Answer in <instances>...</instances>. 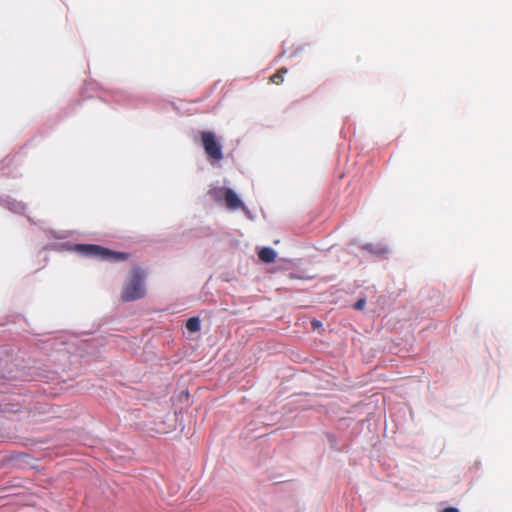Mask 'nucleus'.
Here are the masks:
<instances>
[{"label": "nucleus", "instance_id": "nucleus-6", "mask_svg": "<svg viewBox=\"0 0 512 512\" xmlns=\"http://www.w3.org/2000/svg\"><path fill=\"white\" fill-rule=\"evenodd\" d=\"M228 188L226 187H216L209 191V195L215 200L220 201L225 198L226 196V190Z\"/></svg>", "mask_w": 512, "mask_h": 512}, {"label": "nucleus", "instance_id": "nucleus-2", "mask_svg": "<svg viewBox=\"0 0 512 512\" xmlns=\"http://www.w3.org/2000/svg\"><path fill=\"white\" fill-rule=\"evenodd\" d=\"M75 250L83 255L111 262L125 261L129 257L127 253L112 251L108 248L94 244H77L75 246Z\"/></svg>", "mask_w": 512, "mask_h": 512}, {"label": "nucleus", "instance_id": "nucleus-5", "mask_svg": "<svg viewBox=\"0 0 512 512\" xmlns=\"http://www.w3.org/2000/svg\"><path fill=\"white\" fill-rule=\"evenodd\" d=\"M259 259L264 263H273L276 259V252L270 247L262 248L258 253Z\"/></svg>", "mask_w": 512, "mask_h": 512}, {"label": "nucleus", "instance_id": "nucleus-7", "mask_svg": "<svg viewBox=\"0 0 512 512\" xmlns=\"http://www.w3.org/2000/svg\"><path fill=\"white\" fill-rule=\"evenodd\" d=\"M288 72L287 68H281L276 73L271 75L270 82L276 85H280L284 81V75Z\"/></svg>", "mask_w": 512, "mask_h": 512}, {"label": "nucleus", "instance_id": "nucleus-4", "mask_svg": "<svg viewBox=\"0 0 512 512\" xmlns=\"http://www.w3.org/2000/svg\"><path fill=\"white\" fill-rule=\"evenodd\" d=\"M226 206L230 210L244 209L245 206L243 202L240 200L238 195L231 189L226 190V196L224 198Z\"/></svg>", "mask_w": 512, "mask_h": 512}, {"label": "nucleus", "instance_id": "nucleus-11", "mask_svg": "<svg viewBox=\"0 0 512 512\" xmlns=\"http://www.w3.org/2000/svg\"><path fill=\"white\" fill-rule=\"evenodd\" d=\"M312 325H313V327H318V326H320V325H321V323H320L319 321H317V320H314V321L312 322Z\"/></svg>", "mask_w": 512, "mask_h": 512}, {"label": "nucleus", "instance_id": "nucleus-10", "mask_svg": "<svg viewBox=\"0 0 512 512\" xmlns=\"http://www.w3.org/2000/svg\"><path fill=\"white\" fill-rule=\"evenodd\" d=\"M442 512H459V511L457 508L448 507V508H445Z\"/></svg>", "mask_w": 512, "mask_h": 512}, {"label": "nucleus", "instance_id": "nucleus-1", "mask_svg": "<svg viewBox=\"0 0 512 512\" xmlns=\"http://www.w3.org/2000/svg\"><path fill=\"white\" fill-rule=\"evenodd\" d=\"M145 273L138 267L132 269L129 279L122 288L121 299L124 302L135 301L145 296Z\"/></svg>", "mask_w": 512, "mask_h": 512}, {"label": "nucleus", "instance_id": "nucleus-8", "mask_svg": "<svg viewBox=\"0 0 512 512\" xmlns=\"http://www.w3.org/2000/svg\"><path fill=\"white\" fill-rule=\"evenodd\" d=\"M186 328L189 332H198L201 328L200 320L197 317H191L186 321Z\"/></svg>", "mask_w": 512, "mask_h": 512}, {"label": "nucleus", "instance_id": "nucleus-9", "mask_svg": "<svg viewBox=\"0 0 512 512\" xmlns=\"http://www.w3.org/2000/svg\"><path fill=\"white\" fill-rule=\"evenodd\" d=\"M365 304H366L365 299H359V300L354 304V308H355L356 310H361V309H363V308H364Z\"/></svg>", "mask_w": 512, "mask_h": 512}, {"label": "nucleus", "instance_id": "nucleus-3", "mask_svg": "<svg viewBox=\"0 0 512 512\" xmlns=\"http://www.w3.org/2000/svg\"><path fill=\"white\" fill-rule=\"evenodd\" d=\"M201 141L205 153L210 159L219 161L223 158L222 147L213 132H201Z\"/></svg>", "mask_w": 512, "mask_h": 512}]
</instances>
